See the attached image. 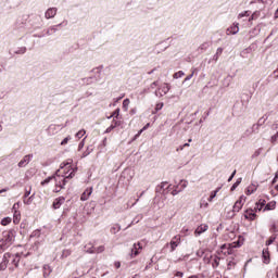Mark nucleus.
Wrapping results in <instances>:
<instances>
[{
  "mask_svg": "<svg viewBox=\"0 0 278 278\" xmlns=\"http://www.w3.org/2000/svg\"><path fill=\"white\" fill-rule=\"evenodd\" d=\"M129 98H126L124 101H123V110L124 112H127V110L129 109Z\"/></svg>",
  "mask_w": 278,
  "mask_h": 278,
  "instance_id": "nucleus-38",
  "label": "nucleus"
},
{
  "mask_svg": "<svg viewBox=\"0 0 278 278\" xmlns=\"http://www.w3.org/2000/svg\"><path fill=\"white\" fill-rule=\"evenodd\" d=\"M72 140L71 136L65 137L62 141H61V146L64 147V144H68V141Z\"/></svg>",
  "mask_w": 278,
  "mask_h": 278,
  "instance_id": "nucleus-45",
  "label": "nucleus"
},
{
  "mask_svg": "<svg viewBox=\"0 0 278 278\" xmlns=\"http://www.w3.org/2000/svg\"><path fill=\"white\" fill-rule=\"evenodd\" d=\"M103 71V65H100L91 71V73H94L93 79L94 81H101V72Z\"/></svg>",
  "mask_w": 278,
  "mask_h": 278,
  "instance_id": "nucleus-11",
  "label": "nucleus"
},
{
  "mask_svg": "<svg viewBox=\"0 0 278 278\" xmlns=\"http://www.w3.org/2000/svg\"><path fill=\"white\" fill-rule=\"evenodd\" d=\"M66 25H68L67 21H63L62 23L51 26L47 29L46 34L47 36H53V34H55V31H58V27H66Z\"/></svg>",
  "mask_w": 278,
  "mask_h": 278,
  "instance_id": "nucleus-3",
  "label": "nucleus"
},
{
  "mask_svg": "<svg viewBox=\"0 0 278 278\" xmlns=\"http://www.w3.org/2000/svg\"><path fill=\"white\" fill-rule=\"evenodd\" d=\"M184 75H186V73H184V71L176 72L174 74V79H180V77H184Z\"/></svg>",
  "mask_w": 278,
  "mask_h": 278,
  "instance_id": "nucleus-40",
  "label": "nucleus"
},
{
  "mask_svg": "<svg viewBox=\"0 0 278 278\" xmlns=\"http://www.w3.org/2000/svg\"><path fill=\"white\" fill-rule=\"evenodd\" d=\"M20 218H21V214L20 213L16 214V211H15L13 223H15V224L18 223Z\"/></svg>",
  "mask_w": 278,
  "mask_h": 278,
  "instance_id": "nucleus-54",
  "label": "nucleus"
},
{
  "mask_svg": "<svg viewBox=\"0 0 278 278\" xmlns=\"http://www.w3.org/2000/svg\"><path fill=\"white\" fill-rule=\"evenodd\" d=\"M162 108H164V103L160 102L155 105V112H160V110H162Z\"/></svg>",
  "mask_w": 278,
  "mask_h": 278,
  "instance_id": "nucleus-52",
  "label": "nucleus"
},
{
  "mask_svg": "<svg viewBox=\"0 0 278 278\" xmlns=\"http://www.w3.org/2000/svg\"><path fill=\"white\" fill-rule=\"evenodd\" d=\"M111 125L116 129V127H121V121L113 119Z\"/></svg>",
  "mask_w": 278,
  "mask_h": 278,
  "instance_id": "nucleus-47",
  "label": "nucleus"
},
{
  "mask_svg": "<svg viewBox=\"0 0 278 278\" xmlns=\"http://www.w3.org/2000/svg\"><path fill=\"white\" fill-rule=\"evenodd\" d=\"M94 151V146H89L86 151L83 153L81 157H88V155H90V153H92Z\"/></svg>",
  "mask_w": 278,
  "mask_h": 278,
  "instance_id": "nucleus-25",
  "label": "nucleus"
},
{
  "mask_svg": "<svg viewBox=\"0 0 278 278\" xmlns=\"http://www.w3.org/2000/svg\"><path fill=\"white\" fill-rule=\"evenodd\" d=\"M252 131H253V134H257V131H260V126H257V124H254L252 126Z\"/></svg>",
  "mask_w": 278,
  "mask_h": 278,
  "instance_id": "nucleus-56",
  "label": "nucleus"
},
{
  "mask_svg": "<svg viewBox=\"0 0 278 278\" xmlns=\"http://www.w3.org/2000/svg\"><path fill=\"white\" fill-rule=\"evenodd\" d=\"M103 251H105V247L103 245L96 248V253H103Z\"/></svg>",
  "mask_w": 278,
  "mask_h": 278,
  "instance_id": "nucleus-53",
  "label": "nucleus"
},
{
  "mask_svg": "<svg viewBox=\"0 0 278 278\" xmlns=\"http://www.w3.org/2000/svg\"><path fill=\"white\" fill-rule=\"evenodd\" d=\"M180 192H184L188 188V182L186 180H180L179 185L176 186Z\"/></svg>",
  "mask_w": 278,
  "mask_h": 278,
  "instance_id": "nucleus-23",
  "label": "nucleus"
},
{
  "mask_svg": "<svg viewBox=\"0 0 278 278\" xmlns=\"http://www.w3.org/2000/svg\"><path fill=\"white\" fill-rule=\"evenodd\" d=\"M155 97H163L164 93L161 91V89L159 88L155 92H154Z\"/></svg>",
  "mask_w": 278,
  "mask_h": 278,
  "instance_id": "nucleus-60",
  "label": "nucleus"
},
{
  "mask_svg": "<svg viewBox=\"0 0 278 278\" xmlns=\"http://www.w3.org/2000/svg\"><path fill=\"white\" fill-rule=\"evenodd\" d=\"M86 249H87V253H91V254L97 253L94 245H91L90 248H88L87 245Z\"/></svg>",
  "mask_w": 278,
  "mask_h": 278,
  "instance_id": "nucleus-49",
  "label": "nucleus"
},
{
  "mask_svg": "<svg viewBox=\"0 0 278 278\" xmlns=\"http://www.w3.org/2000/svg\"><path fill=\"white\" fill-rule=\"evenodd\" d=\"M260 31H262V28H260V26H256L253 30L252 34H260Z\"/></svg>",
  "mask_w": 278,
  "mask_h": 278,
  "instance_id": "nucleus-62",
  "label": "nucleus"
},
{
  "mask_svg": "<svg viewBox=\"0 0 278 278\" xmlns=\"http://www.w3.org/2000/svg\"><path fill=\"white\" fill-rule=\"evenodd\" d=\"M14 53H15V55H25V53H27V48L21 47Z\"/></svg>",
  "mask_w": 278,
  "mask_h": 278,
  "instance_id": "nucleus-31",
  "label": "nucleus"
},
{
  "mask_svg": "<svg viewBox=\"0 0 278 278\" xmlns=\"http://www.w3.org/2000/svg\"><path fill=\"white\" fill-rule=\"evenodd\" d=\"M220 55H223V48H217L216 53L212 58L213 62H218V58H220Z\"/></svg>",
  "mask_w": 278,
  "mask_h": 278,
  "instance_id": "nucleus-24",
  "label": "nucleus"
},
{
  "mask_svg": "<svg viewBox=\"0 0 278 278\" xmlns=\"http://www.w3.org/2000/svg\"><path fill=\"white\" fill-rule=\"evenodd\" d=\"M140 250H142L140 242L135 243L130 250V256L138 257V255H140Z\"/></svg>",
  "mask_w": 278,
  "mask_h": 278,
  "instance_id": "nucleus-6",
  "label": "nucleus"
},
{
  "mask_svg": "<svg viewBox=\"0 0 278 278\" xmlns=\"http://www.w3.org/2000/svg\"><path fill=\"white\" fill-rule=\"evenodd\" d=\"M262 257H263L264 264H270V252L268 251V249L263 250Z\"/></svg>",
  "mask_w": 278,
  "mask_h": 278,
  "instance_id": "nucleus-15",
  "label": "nucleus"
},
{
  "mask_svg": "<svg viewBox=\"0 0 278 278\" xmlns=\"http://www.w3.org/2000/svg\"><path fill=\"white\" fill-rule=\"evenodd\" d=\"M73 163V160H70V162L66 163H61L60 168L64 169V173H73V170H75V173H77V167L76 168H72L71 164Z\"/></svg>",
  "mask_w": 278,
  "mask_h": 278,
  "instance_id": "nucleus-8",
  "label": "nucleus"
},
{
  "mask_svg": "<svg viewBox=\"0 0 278 278\" xmlns=\"http://www.w3.org/2000/svg\"><path fill=\"white\" fill-rule=\"evenodd\" d=\"M160 90L162 91L163 94H168L170 87L168 86V84H165Z\"/></svg>",
  "mask_w": 278,
  "mask_h": 278,
  "instance_id": "nucleus-39",
  "label": "nucleus"
},
{
  "mask_svg": "<svg viewBox=\"0 0 278 278\" xmlns=\"http://www.w3.org/2000/svg\"><path fill=\"white\" fill-rule=\"evenodd\" d=\"M242 184V178H238L236 182L231 186L230 192H233Z\"/></svg>",
  "mask_w": 278,
  "mask_h": 278,
  "instance_id": "nucleus-33",
  "label": "nucleus"
},
{
  "mask_svg": "<svg viewBox=\"0 0 278 278\" xmlns=\"http://www.w3.org/2000/svg\"><path fill=\"white\" fill-rule=\"evenodd\" d=\"M10 260H11V264H13V266L18 268V262H21V254H11Z\"/></svg>",
  "mask_w": 278,
  "mask_h": 278,
  "instance_id": "nucleus-17",
  "label": "nucleus"
},
{
  "mask_svg": "<svg viewBox=\"0 0 278 278\" xmlns=\"http://www.w3.org/2000/svg\"><path fill=\"white\" fill-rule=\"evenodd\" d=\"M113 129H114V126L111 124V125L105 129L104 134H110V132L113 131Z\"/></svg>",
  "mask_w": 278,
  "mask_h": 278,
  "instance_id": "nucleus-58",
  "label": "nucleus"
},
{
  "mask_svg": "<svg viewBox=\"0 0 278 278\" xmlns=\"http://www.w3.org/2000/svg\"><path fill=\"white\" fill-rule=\"evenodd\" d=\"M92 194V188L87 189L84 191L80 195V201H88L90 199V195Z\"/></svg>",
  "mask_w": 278,
  "mask_h": 278,
  "instance_id": "nucleus-20",
  "label": "nucleus"
},
{
  "mask_svg": "<svg viewBox=\"0 0 278 278\" xmlns=\"http://www.w3.org/2000/svg\"><path fill=\"white\" fill-rule=\"evenodd\" d=\"M55 180V174L52 176H49L45 180L41 181V186H48V184H51V181Z\"/></svg>",
  "mask_w": 278,
  "mask_h": 278,
  "instance_id": "nucleus-26",
  "label": "nucleus"
},
{
  "mask_svg": "<svg viewBox=\"0 0 278 278\" xmlns=\"http://www.w3.org/2000/svg\"><path fill=\"white\" fill-rule=\"evenodd\" d=\"M64 201H66V198H64V197L56 198L52 203L53 210H60V207H62V205H64Z\"/></svg>",
  "mask_w": 278,
  "mask_h": 278,
  "instance_id": "nucleus-9",
  "label": "nucleus"
},
{
  "mask_svg": "<svg viewBox=\"0 0 278 278\" xmlns=\"http://www.w3.org/2000/svg\"><path fill=\"white\" fill-rule=\"evenodd\" d=\"M264 123H266V118L261 117V118L258 119V122L256 123V125H257V127H262V125H264Z\"/></svg>",
  "mask_w": 278,
  "mask_h": 278,
  "instance_id": "nucleus-51",
  "label": "nucleus"
},
{
  "mask_svg": "<svg viewBox=\"0 0 278 278\" xmlns=\"http://www.w3.org/2000/svg\"><path fill=\"white\" fill-rule=\"evenodd\" d=\"M51 266L49 265H43V277H49L51 275Z\"/></svg>",
  "mask_w": 278,
  "mask_h": 278,
  "instance_id": "nucleus-28",
  "label": "nucleus"
},
{
  "mask_svg": "<svg viewBox=\"0 0 278 278\" xmlns=\"http://www.w3.org/2000/svg\"><path fill=\"white\" fill-rule=\"evenodd\" d=\"M168 186V181H163L160 185L156 186L155 192L156 194H162L163 197H166L167 192H164V189Z\"/></svg>",
  "mask_w": 278,
  "mask_h": 278,
  "instance_id": "nucleus-10",
  "label": "nucleus"
},
{
  "mask_svg": "<svg viewBox=\"0 0 278 278\" xmlns=\"http://www.w3.org/2000/svg\"><path fill=\"white\" fill-rule=\"evenodd\" d=\"M35 193L30 195L27 201H24L25 205H31V201H34Z\"/></svg>",
  "mask_w": 278,
  "mask_h": 278,
  "instance_id": "nucleus-50",
  "label": "nucleus"
},
{
  "mask_svg": "<svg viewBox=\"0 0 278 278\" xmlns=\"http://www.w3.org/2000/svg\"><path fill=\"white\" fill-rule=\"evenodd\" d=\"M68 256H71V250H63L61 257L64 258Z\"/></svg>",
  "mask_w": 278,
  "mask_h": 278,
  "instance_id": "nucleus-46",
  "label": "nucleus"
},
{
  "mask_svg": "<svg viewBox=\"0 0 278 278\" xmlns=\"http://www.w3.org/2000/svg\"><path fill=\"white\" fill-rule=\"evenodd\" d=\"M179 192H181L180 190H179V188H175L173 191H172V195L173 197H177V194H179Z\"/></svg>",
  "mask_w": 278,
  "mask_h": 278,
  "instance_id": "nucleus-57",
  "label": "nucleus"
},
{
  "mask_svg": "<svg viewBox=\"0 0 278 278\" xmlns=\"http://www.w3.org/2000/svg\"><path fill=\"white\" fill-rule=\"evenodd\" d=\"M255 212H257L255 211V208L245 210V214L243 215L245 220H254L255 218H257V214Z\"/></svg>",
  "mask_w": 278,
  "mask_h": 278,
  "instance_id": "nucleus-5",
  "label": "nucleus"
},
{
  "mask_svg": "<svg viewBox=\"0 0 278 278\" xmlns=\"http://www.w3.org/2000/svg\"><path fill=\"white\" fill-rule=\"evenodd\" d=\"M250 15H251V11H244L238 15V18H244V16H250Z\"/></svg>",
  "mask_w": 278,
  "mask_h": 278,
  "instance_id": "nucleus-44",
  "label": "nucleus"
},
{
  "mask_svg": "<svg viewBox=\"0 0 278 278\" xmlns=\"http://www.w3.org/2000/svg\"><path fill=\"white\" fill-rule=\"evenodd\" d=\"M240 24L238 23H233L230 27H228L227 31L228 35L231 34L232 36H236V34H238V31H240Z\"/></svg>",
  "mask_w": 278,
  "mask_h": 278,
  "instance_id": "nucleus-12",
  "label": "nucleus"
},
{
  "mask_svg": "<svg viewBox=\"0 0 278 278\" xmlns=\"http://www.w3.org/2000/svg\"><path fill=\"white\" fill-rule=\"evenodd\" d=\"M277 179H278V170L275 173V176L271 180V186H275V184H277Z\"/></svg>",
  "mask_w": 278,
  "mask_h": 278,
  "instance_id": "nucleus-55",
  "label": "nucleus"
},
{
  "mask_svg": "<svg viewBox=\"0 0 278 278\" xmlns=\"http://www.w3.org/2000/svg\"><path fill=\"white\" fill-rule=\"evenodd\" d=\"M219 190H220V188H217L216 190L211 192V195L207 199V201H210V203H212L214 201V199H216V194H218Z\"/></svg>",
  "mask_w": 278,
  "mask_h": 278,
  "instance_id": "nucleus-29",
  "label": "nucleus"
},
{
  "mask_svg": "<svg viewBox=\"0 0 278 278\" xmlns=\"http://www.w3.org/2000/svg\"><path fill=\"white\" fill-rule=\"evenodd\" d=\"M243 206H244V202H242L241 200L236 201V203L232 206L233 214H236L237 212H240V210H242Z\"/></svg>",
  "mask_w": 278,
  "mask_h": 278,
  "instance_id": "nucleus-19",
  "label": "nucleus"
},
{
  "mask_svg": "<svg viewBox=\"0 0 278 278\" xmlns=\"http://www.w3.org/2000/svg\"><path fill=\"white\" fill-rule=\"evenodd\" d=\"M262 151H263L262 148L257 149V150L254 152V154L252 155V157H260V155H262Z\"/></svg>",
  "mask_w": 278,
  "mask_h": 278,
  "instance_id": "nucleus-48",
  "label": "nucleus"
},
{
  "mask_svg": "<svg viewBox=\"0 0 278 278\" xmlns=\"http://www.w3.org/2000/svg\"><path fill=\"white\" fill-rule=\"evenodd\" d=\"M208 226L205 224L200 225L195 230H194V236H201V233H205L207 231Z\"/></svg>",
  "mask_w": 278,
  "mask_h": 278,
  "instance_id": "nucleus-14",
  "label": "nucleus"
},
{
  "mask_svg": "<svg viewBox=\"0 0 278 278\" xmlns=\"http://www.w3.org/2000/svg\"><path fill=\"white\" fill-rule=\"evenodd\" d=\"M278 140V131L271 136V142L275 143Z\"/></svg>",
  "mask_w": 278,
  "mask_h": 278,
  "instance_id": "nucleus-63",
  "label": "nucleus"
},
{
  "mask_svg": "<svg viewBox=\"0 0 278 278\" xmlns=\"http://www.w3.org/2000/svg\"><path fill=\"white\" fill-rule=\"evenodd\" d=\"M56 14H58V9L50 8L46 11V18H54Z\"/></svg>",
  "mask_w": 278,
  "mask_h": 278,
  "instance_id": "nucleus-16",
  "label": "nucleus"
},
{
  "mask_svg": "<svg viewBox=\"0 0 278 278\" xmlns=\"http://www.w3.org/2000/svg\"><path fill=\"white\" fill-rule=\"evenodd\" d=\"M31 26L34 27V29H40V27H42V18H40V16L36 15L35 22L31 23Z\"/></svg>",
  "mask_w": 278,
  "mask_h": 278,
  "instance_id": "nucleus-18",
  "label": "nucleus"
},
{
  "mask_svg": "<svg viewBox=\"0 0 278 278\" xmlns=\"http://www.w3.org/2000/svg\"><path fill=\"white\" fill-rule=\"evenodd\" d=\"M180 242H181V236L173 237V239L169 242V244H170V253H173L175 251V249H177L179 247Z\"/></svg>",
  "mask_w": 278,
  "mask_h": 278,
  "instance_id": "nucleus-4",
  "label": "nucleus"
},
{
  "mask_svg": "<svg viewBox=\"0 0 278 278\" xmlns=\"http://www.w3.org/2000/svg\"><path fill=\"white\" fill-rule=\"evenodd\" d=\"M210 47V43H207V42H204V43H202L200 47H199V49H207Z\"/></svg>",
  "mask_w": 278,
  "mask_h": 278,
  "instance_id": "nucleus-64",
  "label": "nucleus"
},
{
  "mask_svg": "<svg viewBox=\"0 0 278 278\" xmlns=\"http://www.w3.org/2000/svg\"><path fill=\"white\" fill-rule=\"evenodd\" d=\"M78 139H81L84 138V136H86V130L85 129H81L79 130L78 132H76L75 135Z\"/></svg>",
  "mask_w": 278,
  "mask_h": 278,
  "instance_id": "nucleus-41",
  "label": "nucleus"
},
{
  "mask_svg": "<svg viewBox=\"0 0 278 278\" xmlns=\"http://www.w3.org/2000/svg\"><path fill=\"white\" fill-rule=\"evenodd\" d=\"M84 84H87V86H90V84H94V77L90 76L83 79Z\"/></svg>",
  "mask_w": 278,
  "mask_h": 278,
  "instance_id": "nucleus-35",
  "label": "nucleus"
},
{
  "mask_svg": "<svg viewBox=\"0 0 278 278\" xmlns=\"http://www.w3.org/2000/svg\"><path fill=\"white\" fill-rule=\"evenodd\" d=\"M34 157V154H28V155H25L23 157V160H21L17 164L18 168H25V166L27 164H29V162H31V159Z\"/></svg>",
  "mask_w": 278,
  "mask_h": 278,
  "instance_id": "nucleus-7",
  "label": "nucleus"
},
{
  "mask_svg": "<svg viewBox=\"0 0 278 278\" xmlns=\"http://www.w3.org/2000/svg\"><path fill=\"white\" fill-rule=\"evenodd\" d=\"M277 240V235H274L268 238V240L265 242L266 247H270L275 241Z\"/></svg>",
  "mask_w": 278,
  "mask_h": 278,
  "instance_id": "nucleus-34",
  "label": "nucleus"
},
{
  "mask_svg": "<svg viewBox=\"0 0 278 278\" xmlns=\"http://www.w3.org/2000/svg\"><path fill=\"white\" fill-rule=\"evenodd\" d=\"M203 255H205V252L203 250H199L197 252V257H203Z\"/></svg>",
  "mask_w": 278,
  "mask_h": 278,
  "instance_id": "nucleus-61",
  "label": "nucleus"
},
{
  "mask_svg": "<svg viewBox=\"0 0 278 278\" xmlns=\"http://www.w3.org/2000/svg\"><path fill=\"white\" fill-rule=\"evenodd\" d=\"M277 207V202L271 201L269 203H265L264 212H270V210H275Z\"/></svg>",
  "mask_w": 278,
  "mask_h": 278,
  "instance_id": "nucleus-21",
  "label": "nucleus"
},
{
  "mask_svg": "<svg viewBox=\"0 0 278 278\" xmlns=\"http://www.w3.org/2000/svg\"><path fill=\"white\" fill-rule=\"evenodd\" d=\"M16 238V230L11 229L2 232V247H12Z\"/></svg>",
  "mask_w": 278,
  "mask_h": 278,
  "instance_id": "nucleus-2",
  "label": "nucleus"
},
{
  "mask_svg": "<svg viewBox=\"0 0 278 278\" xmlns=\"http://www.w3.org/2000/svg\"><path fill=\"white\" fill-rule=\"evenodd\" d=\"M260 16H262V12L260 11H255L249 18V21H257V18H260Z\"/></svg>",
  "mask_w": 278,
  "mask_h": 278,
  "instance_id": "nucleus-32",
  "label": "nucleus"
},
{
  "mask_svg": "<svg viewBox=\"0 0 278 278\" xmlns=\"http://www.w3.org/2000/svg\"><path fill=\"white\" fill-rule=\"evenodd\" d=\"M10 223H12V218H11V217H4V218H2V220H1V225H2L3 227L10 225Z\"/></svg>",
  "mask_w": 278,
  "mask_h": 278,
  "instance_id": "nucleus-36",
  "label": "nucleus"
},
{
  "mask_svg": "<svg viewBox=\"0 0 278 278\" xmlns=\"http://www.w3.org/2000/svg\"><path fill=\"white\" fill-rule=\"evenodd\" d=\"M56 125L55 124H51L49 127H48V131L49 134H53L54 131H56Z\"/></svg>",
  "mask_w": 278,
  "mask_h": 278,
  "instance_id": "nucleus-43",
  "label": "nucleus"
},
{
  "mask_svg": "<svg viewBox=\"0 0 278 278\" xmlns=\"http://www.w3.org/2000/svg\"><path fill=\"white\" fill-rule=\"evenodd\" d=\"M269 231L271 233H277L278 232V225L277 224H273Z\"/></svg>",
  "mask_w": 278,
  "mask_h": 278,
  "instance_id": "nucleus-42",
  "label": "nucleus"
},
{
  "mask_svg": "<svg viewBox=\"0 0 278 278\" xmlns=\"http://www.w3.org/2000/svg\"><path fill=\"white\" fill-rule=\"evenodd\" d=\"M236 173H237V170L235 169V170L231 173V175L229 176L228 182H230V181L233 180V178L236 177Z\"/></svg>",
  "mask_w": 278,
  "mask_h": 278,
  "instance_id": "nucleus-59",
  "label": "nucleus"
},
{
  "mask_svg": "<svg viewBox=\"0 0 278 278\" xmlns=\"http://www.w3.org/2000/svg\"><path fill=\"white\" fill-rule=\"evenodd\" d=\"M11 257H12L11 253H4L3 258H2V264H5L8 266V264H10Z\"/></svg>",
  "mask_w": 278,
  "mask_h": 278,
  "instance_id": "nucleus-27",
  "label": "nucleus"
},
{
  "mask_svg": "<svg viewBox=\"0 0 278 278\" xmlns=\"http://www.w3.org/2000/svg\"><path fill=\"white\" fill-rule=\"evenodd\" d=\"M118 116H121V109H116L108 118H118Z\"/></svg>",
  "mask_w": 278,
  "mask_h": 278,
  "instance_id": "nucleus-37",
  "label": "nucleus"
},
{
  "mask_svg": "<svg viewBox=\"0 0 278 278\" xmlns=\"http://www.w3.org/2000/svg\"><path fill=\"white\" fill-rule=\"evenodd\" d=\"M75 177V169H72V172L68 174V172L60 173V169H58L54 174V184L56 188H60V190H64V187L66 184H68V179H73Z\"/></svg>",
  "mask_w": 278,
  "mask_h": 278,
  "instance_id": "nucleus-1",
  "label": "nucleus"
},
{
  "mask_svg": "<svg viewBox=\"0 0 278 278\" xmlns=\"http://www.w3.org/2000/svg\"><path fill=\"white\" fill-rule=\"evenodd\" d=\"M255 212H262V210H264V207L266 206V200L265 199H260L256 203H255Z\"/></svg>",
  "mask_w": 278,
  "mask_h": 278,
  "instance_id": "nucleus-13",
  "label": "nucleus"
},
{
  "mask_svg": "<svg viewBox=\"0 0 278 278\" xmlns=\"http://www.w3.org/2000/svg\"><path fill=\"white\" fill-rule=\"evenodd\" d=\"M257 190V186L255 185H250L247 189H245V194L248 197H250V194H253V192H255Z\"/></svg>",
  "mask_w": 278,
  "mask_h": 278,
  "instance_id": "nucleus-22",
  "label": "nucleus"
},
{
  "mask_svg": "<svg viewBox=\"0 0 278 278\" xmlns=\"http://www.w3.org/2000/svg\"><path fill=\"white\" fill-rule=\"evenodd\" d=\"M110 231H111V233H113V235L118 233V231H121V225H118V224L113 225V226L111 227Z\"/></svg>",
  "mask_w": 278,
  "mask_h": 278,
  "instance_id": "nucleus-30",
  "label": "nucleus"
}]
</instances>
